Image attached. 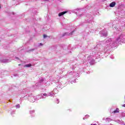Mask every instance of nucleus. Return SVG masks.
Returning <instances> with one entry per match:
<instances>
[{"label": "nucleus", "instance_id": "f257e3e1", "mask_svg": "<svg viewBox=\"0 0 125 125\" xmlns=\"http://www.w3.org/2000/svg\"><path fill=\"white\" fill-rule=\"evenodd\" d=\"M112 39H108L106 41V42L105 43L104 47L102 46V45L100 46L99 50L100 52H104L106 53L109 49H110V47H113V45H112Z\"/></svg>", "mask_w": 125, "mask_h": 125}, {"label": "nucleus", "instance_id": "f03ea898", "mask_svg": "<svg viewBox=\"0 0 125 125\" xmlns=\"http://www.w3.org/2000/svg\"><path fill=\"white\" fill-rule=\"evenodd\" d=\"M110 40H112L111 41H110V42H111V44L113 46H115L116 44H117V43H119V42H123L125 40V33H122L117 38L115 41H114L113 39H110Z\"/></svg>", "mask_w": 125, "mask_h": 125}, {"label": "nucleus", "instance_id": "7ed1b4c3", "mask_svg": "<svg viewBox=\"0 0 125 125\" xmlns=\"http://www.w3.org/2000/svg\"><path fill=\"white\" fill-rule=\"evenodd\" d=\"M41 98H45V97L42 96V95H39L37 97L34 96L30 98V102H35V101H37V100H39V99H41Z\"/></svg>", "mask_w": 125, "mask_h": 125}, {"label": "nucleus", "instance_id": "20e7f679", "mask_svg": "<svg viewBox=\"0 0 125 125\" xmlns=\"http://www.w3.org/2000/svg\"><path fill=\"white\" fill-rule=\"evenodd\" d=\"M88 60H89V62L91 65H93L95 63V61H94V56H90L87 58Z\"/></svg>", "mask_w": 125, "mask_h": 125}, {"label": "nucleus", "instance_id": "39448f33", "mask_svg": "<svg viewBox=\"0 0 125 125\" xmlns=\"http://www.w3.org/2000/svg\"><path fill=\"white\" fill-rule=\"evenodd\" d=\"M42 96H45V97H45H45H48V96L52 97V96H54V93H53V92H50L48 93V94L47 95V94L44 93L42 95Z\"/></svg>", "mask_w": 125, "mask_h": 125}, {"label": "nucleus", "instance_id": "423d86ee", "mask_svg": "<svg viewBox=\"0 0 125 125\" xmlns=\"http://www.w3.org/2000/svg\"><path fill=\"white\" fill-rule=\"evenodd\" d=\"M100 34H101V37L107 36V31L106 30H102L100 31Z\"/></svg>", "mask_w": 125, "mask_h": 125}, {"label": "nucleus", "instance_id": "0eeeda50", "mask_svg": "<svg viewBox=\"0 0 125 125\" xmlns=\"http://www.w3.org/2000/svg\"><path fill=\"white\" fill-rule=\"evenodd\" d=\"M1 63H8L9 62V60H6L5 59H1L0 60Z\"/></svg>", "mask_w": 125, "mask_h": 125}, {"label": "nucleus", "instance_id": "6e6552de", "mask_svg": "<svg viewBox=\"0 0 125 125\" xmlns=\"http://www.w3.org/2000/svg\"><path fill=\"white\" fill-rule=\"evenodd\" d=\"M115 5H116V2H111L110 5H109V6L110 7H114V6H115Z\"/></svg>", "mask_w": 125, "mask_h": 125}, {"label": "nucleus", "instance_id": "1a4fd4ad", "mask_svg": "<svg viewBox=\"0 0 125 125\" xmlns=\"http://www.w3.org/2000/svg\"><path fill=\"white\" fill-rule=\"evenodd\" d=\"M65 13H67V11H64L62 12H61L59 14V16H62V15H64Z\"/></svg>", "mask_w": 125, "mask_h": 125}, {"label": "nucleus", "instance_id": "9d476101", "mask_svg": "<svg viewBox=\"0 0 125 125\" xmlns=\"http://www.w3.org/2000/svg\"><path fill=\"white\" fill-rule=\"evenodd\" d=\"M24 67L29 68V67H32V64L29 63L24 65Z\"/></svg>", "mask_w": 125, "mask_h": 125}, {"label": "nucleus", "instance_id": "9b49d317", "mask_svg": "<svg viewBox=\"0 0 125 125\" xmlns=\"http://www.w3.org/2000/svg\"><path fill=\"white\" fill-rule=\"evenodd\" d=\"M114 113H119V108H117L116 110H114Z\"/></svg>", "mask_w": 125, "mask_h": 125}, {"label": "nucleus", "instance_id": "f8f14e48", "mask_svg": "<svg viewBox=\"0 0 125 125\" xmlns=\"http://www.w3.org/2000/svg\"><path fill=\"white\" fill-rule=\"evenodd\" d=\"M16 107L17 109H19V108H20V104H18V105H16Z\"/></svg>", "mask_w": 125, "mask_h": 125}, {"label": "nucleus", "instance_id": "ddd939ff", "mask_svg": "<svg viewBox=\"0 0 125 125\" xmlns=\"http://www.w3.org/2000/svg\"><path fill=\"white\" fill-rule=\"evenodd\" d=\"M40 83H43V79H41L40 81Z\"/></svg>", "mask_w": 125, "mask_h": 125}, {"label": "nucleus", "instance_id": "4468645a", "mask_svg": "<svg viewBox=\"0 0 125 125\" xmlns=\"http://www.w3.org/2000/svg\"><path fill=\"white\" fill-rule=\"evenodd\" d=\"M33 113H35V110H30V114H33Z\"/></svg>", "mask_w": 125, "mask_h": 125}, {"label": "nucleus", "instance_id": "2eb2a0df", "mask_svg": "<svg viewBox=\"0 0 125 125\" xmlns=\"http://www.w3.org/2000/svg\"><path fill=\"white\" fill-rule=\"evenodd\" d=\"M42 45H43V44L42 43H40L39 46H42Z\"/></svg>", "mask_w": 125, "mask_h": 125}, {"label": "nucleus", "instance_id": "dca6fc26", "mask_svg": "<svg viewBox=\"0 0 125 125\" xmlns=\"http://www.w3.org/2000/svg\"><path fill=\"white\" fill-rule=\"evenodd\" d=\"M66 35H67V36H70V35H72V33H69V34L66 33Z\"/></svg>", "mask_w": 125, "mask_h": 125}, {"label": "nucleus", "instance_id": "f3484780", "mask_svg": "<svg viewBox=\"0 0 125 125\" xmlns=\"http://www.w3.org/2000/svg\"><path fill=\"white\" fill-rule=\"evenodd\" d=\"M46 37H47V36L45 35H43V38L44 39H45V38H46Z\"/></svg>", "mask_w": 125, "mask_h": 125}, {"label": "nucleus", "instance_id": "a211bd4d", "mask_svg": "<svg viewBox=\"0 0 125 125\" xmlns=\"http://www.w3.org/2000/svg\"><path fill=\"white\" fill-rule=\"evenodd\" d=\"M70 75H73V71H71L69 72Z\"/></svg>", "mask_w": 125, "mask_h": 125}, {"label": "nucleus", "instance_id": "6ab92c4d", "mask_svg": "<svg viewBox=\"0 0 125 125\" xmlns=\"http://www.w3.org/2000/svg\"><path fill=\"white\" fill-rule=\"evenodd\" d=\"M85 118H88V117H89V115H85Z\"/></svg>", "mask_w": 125, "mask_h": 125}, {"label": "nucleus", "instance_id": "aec40b11", "mask_svg": "<svg viewBox=\"0 0 125 125\" xmlns=\"http://www.w3.org/2000/svg\"><path fill=\"white\" fill-rule=\"evenodd\" d=\"M118 123L119 124H122V122H121V121H120V120H119V121H118Z\"/></svg>", "mask_w": 125, "mask_h": 125}, {"label": "nucleus", "instance_id": "412c9836", "mask_svg": "<svg viewBox=\"0 0 125 125\" xmlns=\"http://www.w3.org/2000/svg\"><path fill=\"white\" fill-rule=\"evenodd\" d=\"M57 104H59V101L58 100H57Z\"/></svg>", "mask_w": 125, "mask_h": 125}, {"label": "nucleus", "instance_id": "4be33fe9", "mask_svg": "<svg viewBox=\"0 0 125 125\" xmlns=\"http://www.w3.org/2000/svg\"><path fill=\"white\" fill-rule=\"evenodd\" d=\"M58 87H61V85H60V86L59 85H58Z\"/></svg>", "mask_w": 125, "mask_h": 125}, {"label": "nucleus", "instance_id": "5701e85b", "mask_svg": "<svg viewBox=\"0 0 125 125\" xmlns=\"http://www.w3.org/2000/svg\"><path fill=\"white\" fill-rule=\"evenodd\" d=\"M110 58H111V59H114V57H112L111 56H110Z\"/></svg>", "mask_w": 125, "mask_h": 125}, {"label": "nucleus", "instance_id": "b1692460", "mask_svg": "<svg viewBox=\"0 0 125 125\" xmlns=\"http://www.w3.org/2000/svg\"><path fill=\"white\" fill-rule=\"evenodd\" d=\"M14 75L15 76V77H16V76H17V74H14Z\"/></svg>", "mask_w": 125, "mask_h": 125}, {"label": "nucleus", "instance_id": "393cba45", "mask_svg": "<svg viewBox=\"0 0 125 125\" xmlns=\"http://www.w3.org/2000/svg\"><path fill=\"white\" fill-rule=\"evenodd\" d=\"M45 0V1H49V0Z\"/></svg>", "mask_w": 125, "mask_h": 125}, {"label": "nucleus", "instance_id": "a878e982", "mask_svg": "<svg viewBox=\"0 0 125 125\" xmlns=\"http://www.w3.org/2000/svg\"><path fill=\"white\" fill-rule=\"evenodd\" d=\"M16 59H18V58H17V57H16Z\"/></svg>", "mask_w": 125, "mask_h": 125}, {"label": "nucleus", "instance_id": "bb28decb", "mask_svg": "<svg viewBox=\"0 0 125 125\" xmlns=\"http://www.w3.org/2000/svg\"><path fill=\"white\" fill-rule=\"evenodd\" d=\"M95 57H97L96 55H95Z\"/></svg>", "mask_w": 125, "mask_h": 125}, {"label": "nucleus", "instance_id": "cd10ccee", "mask_svg": "<svg viewBox=\"0 0 125 125\" xmlns=\"http://www.w3.org/2000/svg\"><path fill=\"white\" fill-rule=\"evenodd\" d=\"M84 119H85V118H83V119L84 120Z\"/></svg>", "mask_w": 125, "mask_h": 125}, {"label": "nucleus", "instance_id": "c85d7f7f", "mask_svg": "<svg viewBox=\"0 0 125 125\" xmlns=\"http://www.w3.org/2000/svg\"><path fill=\"white\" fill-rule=\"evenodd\" d=\"M95 59H96V57L95 58Z\"/></svg>", "mask_w": 125, "mask_h": 125}, {"label": "nucleus", "instance_id": "c756f323", "mask_svg": "<svg viewBox=\"0 0 125 125\" xmlns=\"http://www.w3.org/2000/svg\"><path fill=\"white\" fill-rule=\"evenodd\" d=\"M54 91H55V89L54 90Z\"/></svg>", "mask_w": 125, "mask_h": 125}, {"label": "nucleus", "instance_id": "7c9ffc66", "mask_svg": "<svg viewBox=\"0 0 125 125\" xmlns=\"http://www.w3.org/2000/svg\"><path fill=\"white\" fill-rule=\"evenodd\" d=\"M98 45H99L98 44V45H97V46H98Z\"/></svg>", "mask_w": 125, "mask_h": 125}, {"label": "nucleus", "instance_id": "2f4dec72", "mask_svg": "<svg viewBox=\"0 0 125 125\" xmlns=\"http://www.w3.org/2000/svg\"><path fill=\"white\" fill-rule=\"evenodd\" d=\"M108 119H106V121H107Z\"/></svg>", "mask_w": 125, "mask_h": 125}]
</instances>
